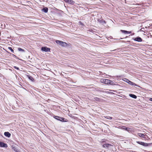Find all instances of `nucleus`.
Returning <instances> with one entry per match:
<instances>
[{"label":"nucleus","instance_id":"obj_1","mask_svg":"<svg viewBox=\"0 0 152 152\" xmlns=\"http://www.w3.org/2000/svg\"><path fill=\"white\" fill-rule=\"evenodd\" d=\"M100 82L104 84H111L112 85L113 83V82L112 81L110 80L106 79L105 78L101 79L100 80Z\"/></svg>","mask_w":152,"mask_h":152},{"label":"nucleus","instance_id":"obj_2","mask_svg":"<svg viewBox=\"0 0 152 152\" xmlns=\"http://www.w3.org/2000/svg\"><path fill=\"white\" fill-rule=\"evenodd\" d=\"M41 50L45 52H50V48L45 47H42L41 48Z\"/></svg>","mask_w":152,"mask_h":152},{"label":"nucleus","instance_id":"obj_3","mask_svg":"<svg viewBox=\"0 0 152 152\" xmlns=\"http://www.w3.org/2000/svg\"><path fill=\"white\" fill-rule=\"evenodd\" d=\"M113 146L110 144H105L103 145V146L106 148H111V147Z\"/></svg>","mask_w":152,"mask_h":152},{"label":"nucleus","instance_id":"obj_4","mask_svg":"<svg viewBox=\"0 0 152 152\" xmlns=\"http://www.w3.org/2000/svg\"><path fill=\"white\" fill-rule=\"evenodd\" d=\"M136 142L140 145H142L145 146H147L148 145V144L145 143L143 142H140V141H137Z\"/></svg>","mask_w":152,"mask_h":152},{"label":"nucleus","instance_id":"obj_5","mask_svg":"<svg viewBox=\"0 0 152 152\" xmlns=\"http://www.w3.org/2000/svg\"><path fill=\"white\" fill-rule=\"evenodd\" d=\"M133 39L135 41H136L138 42H141L142 41V39L139 37H137L135 38H133Z\"/></svg>","mask_w":152,"mask_h":152},{"label":"nucleus","instance_id":"obj_6","mask_svg":"<svg viewBox=\"0 0 152 152\" xmlns=\"http://www.w3.org/2000/svg\"><path fill=\"white\" fill-rule=\"evenodd\" d=\"M55 118H56V119L58 120L59 121H61L62 122H64V118H61L60 117H59V116H55Z\"/></svg>","mask_w":152,"mask_h":152},{"label":"nucleus","instance_id":"obj_7","mask_svg":"<svg viewBox=\"0 0 152 152\" xmlns=\"http://www.w3.org/2000/svg\"><path fill=\"white\" fill-rule=\"evenodd\" d=\"M7 145L6 144L0 142V147L7 148Z\"/></svg>","mask_w":152,"mask_h":152},{"label":"nucleus","instance_id":"obj_8","mask_svg":"<svg viewBox=\"0 0 152 152\" xmlns=\"http://www.w3.org/2000/svg\"><path fill=\"white\" fill-rule=\"evenodd\" d=\"M98 22L102 24V25H104L105 24V22L103 19H100L98 20Z\"/></svg>","mask_w":152,"mask_h":152},{"label":"nucleus","instance_id":"obj_9","mask_svg":"<svg viewBox=\"0 0 152 152\" xmlns=\"http://www.w3.org/2000/svg\"><path fill=\"white\" fill-rule=\"evenodd\" d=\"M4 135L8 137H10L11 136V134L8 132H5L4 133Z\"/></svg>","mask_w":152,"mask_h":152},{"label":"nucleus","instance_id":"obj_10","mask_svg":"<svg viewBox=\"0 0 152 152\" xmlns=\"http://www.w3.org/2000/svg\"><path fill=\"white\" fill-rule=\"evenodd\" d=\"M12 149L16 152H18L19 151L18 150L17 147L14 145H12Z\"/></svg>","mask_w":152,"mask_h":152},{"label":"nucleus","instance_id":"obj_11","mask_svg":"<svg viewBox=\"0 0 152 152\" xmlns=\"http://www.w3.org/2000/svg\"><path fill=\"white\" fill-rule=\"evenodd\" d=\"M121 31L124 34H129L131 33V31H128L124 30H121Z\"/></svg>","mask_w":152,"mask_h":152},{"label":"nucleus","instance_id":"obj_12","mask_svg":"<svg viewBox=\"0 0 152 152\" xmlns=\"http://www.w3.org/2000/svg\"><path fill=\"white\" fill-rule=\"evenodd\" d=\"M129 96L134 99H136L137 98V96L133 94H129Z\"/></svg>","mask_w":152,"mask_h":152},{"label":"nucleus","instance_id":"obj_13","mask_svg":"<svg viewBox=\"0 0 152 152\" xmlns=\"http://www.w3.org/2000/svg\"><path fill=\"white\" fill-rule=\"evenodd\" d=\"M42 10L45 13H47L48 12V8L45 7L44 8L42 9Z\"/></svg>","mask_w":152,"mask_h":152},{"label":"nucleus","instance_id":"obj_14","mask_svg":"<svg viewBox=\"0 0 152 152\" xmlns=\"http://www.w3.org/2000/svg\"><path fill=\"white\" fill-rule=\"evenodd\" d=\"M67 3L71 4H74L75 3V2L72 0H68Z\"/></svg>","mask_w":152,"mask_h":152},{"label":"nucleus","instance_id":"obj_15","mask_svg":"<svg viewBox=\"0 0 152 152\" xmlns=\"http://www.w3.org/2000/svg\"><path fill=\"white\" fill-rule=\"evenodd\" d=\"M138 135L140 137L145 138V135L143 134L138 133Z\"/></svg>","mask_w":152,"mask_h":152},{"label":"nucleus","instance_id":"obj_16","mask_svg":"<svg viewBox=\"0 0 152 152\" xmlns=\"http://www.w3.org/2000/svg\"><path fill=\"white\" fill-rule=\"evenodd\" d=\"M27 77L31 81H34V79L33 77L30 75H27Z\"/></svg>","mask_w":152,"mask_h":152},{"label":"nucleus","instance_id":"obj_17","mask_svg":"<svg viewBox=\"0 0 152 152\" xmlns=\"http://www.w3.org/2000/svg\"><path fill=\"white\" fill-rule=\"evenodd\" d=\"M122 129H124L126 131H128L129 128L128 127H126L125 126H123L122 128Z\"/></svg>","mask_w":152,"mask_h":152},{"label":"nucleus","instance_id":"obj_18","mask_svg":"<svg viewBox=\"0 0 152 152\" xmlns=\"http://www.w3.org/2000/svg\"><path fill=\"white\" fill-rule=\"evenodd\" d=\"M18 50L19 51H22V52H24L25 51L24 50H23L20 48H18Z\"/></svg>","mask_w":152,"mask_h":152},{"label":"nucleus","instance_id":"obj_19","mask_svg":"<svg viewBox=\"0 0 152 152\" xmlns=\"http://www.w3.org/2000/svg\"><path fill=\"white\" fill-rule=\"evenodd\" d=\"M56 42L57 43V44H59V45H60V44L61 43H63V42H62V41H61L59 40H57L56 41Z\"/></svg>","mask_w":152,"mask_h":152},{"label":"nucleus","instance_id":"obj_20","mask_svg":"<svg viewBox=\"0 0 152 152\" xmlns=\"http://www.w3.org/2000/svg\"><path fill=\"white\" fill-rule=\"evenodd\" d=\"M88 31L93 33H94V32H95V31H93L92 29H88Z\"/></svg>","mask_w":152,"mask_h":152},{"label":"nucleus","instance_id":"obj_21","mask_svg":"<svg viewBox=\"0 0 152 152\" xmlns=\"http://www.w3.org/2000/svg\"><path fill=\"white\" fill-rule=\"evenodd\" d=\"M8 49H9L10 50V51L13 53H14V50L11 47H8Z\"/></svg>","mask_w":152,"mask_h":152},{"label":"nucleus","instance_id":"obj_22","mask_svg":"<svg viewBox=\"0 0 152 152\" xmlns=\"http://www.w3.org/2000/svg\"><path fill=\"white\" fill-rule=\"evenodd\" d=\"M104 117L107 118V119H112V117H110V116H104Z\"/></svg>","mask_w":152,"mask_h":152},{"label":"nucleus","instance_id":"obj_23","mask_svg":"<svg viewBox=\"0 0 152 152\" xmlns=\"http://www.w3.org/2000/svg\"><path fill=\"white\" fill-rule=\"evenodd\" d=\"M63 43H61L60 45L62 46H65V45H66V43H65V42H63Z\"/></svg>","mask_w":152,"mask_h":152},{"label":"nucleus","instance_id":"obj_24","mask_svg":"<svg viewBox=\"0 0 152 152\" xmlns=\"http://www.w3.org/2000/svg\"><path fill=\"white\" fill-rule=\"evenodd\" d=\"M132 86H137V87H140V86H139V85H137V84L134 83H133V85H132Z\"/></svg>","mask_w":152,"mask_h":152},{"label":"nucleus","instance_id":"obj_25","mask_svg":"<svg viewBox=\"0 0 152 152\" xmlns=\"http://www.w3.org/2000/svg\"><path fill=\"white\" fill-rule=\"evenodd\" d=\"M124 81H126V82L128 83V81H129V80L127 79H125V80H124Z\"/></svg>","mask_w":152,"mask_h":152},{"label":"nucleus","instance_id":"obj_26","mask_svg":"<svg viewBox=\"0 0 152 152\" xmlns=\"http://www.w3.org/2000/svg\"><path fill=\"white\" fill-rule=\"evenodd\" d=\"M132 81H130L129 80V81H128V82L127 83L129 84H130L131 83H132Z\"/></svg>","mask_w":152,"mask_h":152},{"label":"nucleus","instance_id":"obj_27","mask_svg":"<svg viewBox=\"0 0 152 152\" xmlns=\"http://www.w3.org/2000/svg\"><path fill=\"white\" fill-rule=\"evenodd\" d=\"M14 68L15 69H16L18 70L19 69V68L16 66H14Z\"/></svg>","mask_w":152,"mask_h":152},{"label":"nucleus","instance_id":"obj_28","mask_svg":"<svg viewBox=\"0 0 152 152\" xmlns=\"http://www.w3.org/2000/svg\"><path fill=\"white\" fill-rule=\"evenodd\" d=\"M99 98H96V101H99Z\"/></svg>","mask_w":152,"mask_h":152},{"label":"nucleus","instance_id":"obj_29","mask_svg":"<svg viewBox=\"0 0 152 152\" xmlns=\"http://www.w3.org/2000/svg\"><path fill=\"white\" fill-rule=\"evenodd\" d=\"M149 100L150 101H152V98H150Z\"/></svg>","mask_w":152,"mask_h":152},{"label":"nucleus","instance_id":"obj_30","mask_svg":"<svg viewBox=\"0 0 152 152\" xmlns=\"http://www.w3.org/2000/svg\"><path fill=\"white\" fill-rule=\"evenodd\" d=\"M133 83V82H132V83H131V84H130V85H131L132 86Z\"/></svg>","mask_w":152,"mask_h":152},{"label":"nucleus","instance_id":"obj_31","mask_svg":"<svg viewBox=\"0 0 152 152\" xmlns=\"http://www.w3.org/2000/svg\"><path fill=\"white\" fill-rule=\"evenodd\" d=\"M117 50V49H115V50H113V51H116V50Z\"/></svg>","mask_w":152,"mask_h":152},{"label":"nucleus","instance_id":"obj_32","mask_svg":"<svg viewBox=\"0 0 152 152\" xmlns=\"http://www.w3.org/2000/svg\"><path fill=\"white\" fill-rule=\"evenodd\" d=\"M134 33H133L132 34V35H134Z\"/></svg>","mask_w":152,"mask_h":152},{"label":"nucleus","instance_id":"obj_33","mask_svg":"<svg viewBox=\"0 0 152 152\" xmlns=\"http://www.w3.org/2000/svg\"><path fill=\"white\" fill-rule=\"evenodd\" d=\"M13 55V56H15V55Z\"/></svg>","mask_w":152,"mask_h":152}]
</instances>
